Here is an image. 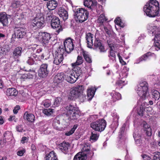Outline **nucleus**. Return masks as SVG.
I'll return each mask as SVG.
<instances>
[{"label": "nucleus", "mask_w": 160, "mask_h": 160, "mask_svg": "<svg viewBox=\"0 0 160 160\" xmlns=\"http://www.w3.org/2000/svg\"><path fill=\"white\" fill-rule=\"evenodd\" d=\"M42 48L32 47L29 48L25 54V57L27 59V62L29 65H32L36 63L35 61H40L44 58V54L42 53L41 55L38 54L42 52Z\"/></svg>", "instance_id": "nucleus-1"}, {"label": "nucleus", "mask_w": 160, "mask_h": 160, "mask_svg": "<svg viewBox=\"0 0 160 160\" xmlns=\"http://www.w3.org/2000/svg\"><path fill=\"white\" fill-rule=\"evenodd\" d=\"M45 23L44 15L43 13L40 12L38 13L36 17L31 20L30 26L32 29L36 30L43 28Z\"/></svg>", "instance_id": "nucleus-2"}, {"label": "nucleus", "mask_w": 160, "mask_h": 160, "mask_svg": "<svg viewBox=\"0 0 160 160\" xmlns=\"http://www.w3.org/2000/svg\"><path fill=\"white\" fill-rule=\"evenodd\" d=\"M84 87L83 85H78L73 87L70 88L68 95V99L70 100H75L78 98L84 91Z\"/></svg>", "instance_id": "nucleus-3"}, {"label": "nucleus", "mask_w": 160, "mask_h": 160, "mask_svg": "<svg viewBox=\"0 0 160 160\" xmlns=\"http://www.w3.org/2000/svg\"><path fill=\"white\" fill-rule=\"evenodd\" d=\"M135 90L140 97L144 99L148 91V84L145 81L140 82L136 87Z\"/></svg>", "instance_id": "nucleus-4"}, {"label": "nucleus", "mask_w": 160, "mask_h": 160, "mask_svg": "<svg viewBox=\"0 0 160 160\" xmlns=\"http://www.w3.org/2000/svg\"><path fill=\"white\" fill-rule=\"evenodd\" d=\"M89 12L87 10L82 8L76 9L75 16L80 22H82L87 20L88 18Z\"/></svg>", "instance_id": "nucleus-5"}, {"label": "nucleus", "mask_w": 160, "mask_h": 160, "mask_svg": "<svg viewBox=\"0 0 160 160\" xmlns=\"http://www.w3.org/2000/svg\"><path fill=\"white\" fill-rule=\"evenodd\" d=\"M106 125V121L102 119L92 122L91 123L90 126L95 131L101 132L104 130Z\"/></svg>", "instance_id": "nucleus-6"}, {"label": "nucleus", "mask_w": 160, "mask_h": 160, "mask_svg": "<svg viewBox=\"0 0 160 160\" xmlns=\"http://www.w3.org/2000/svg\"><path fill=\"white\" fill-rule=\"evenodd\" d=\"M80 111L76 108L70 104L67 107L66 115L71 119H76L79 116Z\"/></svg>", "instance_id": "nucleus-7"}, {"label": "nucleus", "mask_w": 160, "mask_h": 160, "mask_svg": "<svg viewBox=\"0 0 160 160\" xmlns=\"http://www.w3.org/2000/svg\"><path fill=\"white\" fill-rule=\"evenodd\" d=\"M159 3L156 0H151V17H155L160 15Z\"/></svg>", "instance_id": "nucleus-8"}, {"label": "nucleus", "mask_w": 160, "mask_h": 160, "mask_svg": "<svg viewBox=\"0 0 160 160\" xmlns=\"http://www.w3.org/2000/svg\"><path fill=\"white\" fill-rule=\"evenodd\" d=\"M51 38V35L49 33L40 32L38 33V38L43 46L48 44Z\"/></svg>", "instance_id": "nucleus-9"}, {"label": "nucleus", "mask_w": 160, "mask_h": 160, "mask_svg": "<svg viewBox=\"0 0 160 160\" xmlns=\"http://www.w3.org/2000/svg\"><path fill=\"white\" fill-rule=\"evenodd\" d=\"M38 75L40 78H45L49 72L48 68V64L47 63H43L40 66L38 70Z\"/></svg>", "instance_id": "nucleus-10"}, {"label": "nucleus", "mask_w": 160, "mask_h": 160, "mask_svg": "<svg viewBox=\"0 0 160 160\" xmlns=\"http://www.w3.org/2000/svg\"><path fill=\"white\" fill-rule=\"evenodd\" d=\"M93 45L95 49H98L101 53H104L106 52L103 41L98 37H95Z\"/></svg>", "instance_id": "nucleus-11"}, {"label": "nucleus", "mask_w": 160, "mask_h": 160, "mask_svg": "<svg viewBox=\"0 0 160 160\" xmlns=\"http://www.w3.org/2000/svg\"><path fill=\"white\" fill-rule=\"evenodd\" d=\"M73 40L70 38H66L64 42V47L66 52L68 53L71 52L74 49Z\"/></svg>", "instance_id": "nucleus-12"}, {"label": "nucleus", "mask_w": 160, "mask_h": 160, "mask_svg": "<svg viewBox=\"0 0 160 160\" xmlns=\"http://www.w3.org/2000/svg\"><path fill=\"white\" fill-rule=\"evenodd\" d=\"M51 25L52 28L58 29L56 31L58 33L62 30L60 25V20L59 18L56 16L54 17L52 20L51 21Z\"/></svg>", "instance_id": "nucleus-13"}, {"label": "nucleus", "mask_w": 160, "mask_h": 160, "mask_svg": "<svg viewBox=\"0 0 160 160\" xmlns=\"http://www.w3.org/2000/svg\"><path fill=\"white\" fill-rule=\"evenodd\" d=\"M97 2L95 0H85L84 1V5L88 8L89 10L92 11L96 9Z\"/></svg>", "instance_id": "nucleus-14"}, {"label": "nucleus", "mask_w": 160, "mask_h": 160, "mask_svg": "<svg viewBox=\"0 0 160 160\" xmlns=\"http://www.w3.org/2000/svg\"><path fill=\"white\" fill-rule=\"evenodd\" d=\"M14 33L16 37L19 38H22L26 34L25 30L22 28L15 27L14 29Z\"/></svg>", "instance_id": "nucleus-15"}, {"label": "nucleus", "mask_w": 160, "mask_h": 160, "mask_svg": "<svg viewBox=\"0 0 160 160\" xmlns=\"http://www.w3.org/2000/svg\"><path fill=\"white\" fill-rule=\"evenodd\" d=\"M112 98L111 100V103L112 105H114L115 102L121 99V94L118 92H116L114 91H112L110 93Z\"/></svg>", "instance_id": "nucleus-16"}, {"label": "nucleus", "mask_w": 160, "mask_h": 160, "mask_svg": "<svg viewBox=\"0 0 160 160\" xmlns=\"http://www.w3.org/2000/svg\"><path fill=\"white\" fill-rule=\"evenodd\" d=\"M85 38L87 47L89 48H92L93 46V35L90 32L86 34Z\"/></svg>", "instance_id": "nucleus-17"}, {"label": "nucleus", "mask_w": 160, "mask_h": 160, "mask_svg": "<svg viewBox=\"0 0 160 160\" xmlns=\"http://www.w3.org/2000/svg\"><path fill=\"white\" fill-rule=\"evenodd\" d=\"M70 146V145L69 143L66 142H63L58 145L60 150L65 154L68 153V148Z\"/></svg>", "instance_id": "nucleus-18"}, {"label": "nucleus", "mask_w": 160, "mask_h": 160, "mask_svg": "<svg viewBox=\"0 0 160 160\" xmlns=\"http://www.w3.org/2000/svg\"><path fill=\"white\" fill-rule=\"evenodd\" d=\"M23 119L31 122H33L35 121V117L32 113H29L28 112H26L23 115Z\"/></svg>", "instance_id": "nucleus-19"}, {"label": "nucleus", "mask_w": 160, "mask_h": 160, "mask_svg": "<svg viewBox=\"0 0 160 160\" xmlns=\"http://www.w3.org/2000/svg\"><path fill=\"white\" fill-rule=\"evenodd\" d=\"M53 55L54 58V63L56 65L59 64L63 61V55H59L57 53L53 52Z\"/></svg>", "instance_id": "nucleus-20"}, {"label": "nucleus", "mask_w": 160, "mask_h": 160, "mask_svg": "<svg viewBox=\"0 0 160 160\" xmlns=\"http://www.w3.org/2000/svg\"><path fill=\"white\" fill-rule=\"evenodd\" d=\"M66 76L63 72L58 73L55 76L54 80L57 83H60L66 80Z\"/></svg>", "instance_id": "nucleus-21"}, {"label": "nucleus", "mask_w": 160, "mask_h": 160, "mask_svg": "<svg viewBox=\"0 0 160 160\" xmlns=\"http://www.w3.org/2000/svg\"><path fill=\"white\" fill-rule=\"evenodd\" d=\"M45 160H58L56 154L52 151L47 154L45 157Z\"/></svg>", "instance_id": "nucleus-22"}, {"label": "nucleus", "mask_w": 160, "mask_h": 160, "mask_svg": "<svg viewBox=\"0 0 160 160\" xmlns=\"http://www.w3.org/2000/svg\"><path fill=\"white\" fill-rule=\"evenodd\" d=\"M58 14L59 16L62 18L64 21L66 20L68 18V12L63 8H61L59 9Z\"/></svg>", "instance_id": "nucleus-23"}, {"label": "nucleus", "mask_w": 160, "mask_h": 160, "mask_svg": "<svg viewBox=\"0 0 160 160\" xmlns=\"http://www.w3.org/2000/svg\"><path fill=\"white\" fill-rule=\"evenodd\" d=\"M58 5V2L55 0H50L47 3V7L49 10H54L57 7Z\"/></svg>", "instance_id": "nucleus-24"}, {"label": "nucleus", "mask_w": 160, "mask_h": 160, "mask_svg": "<svg viewBox=\"0 0 160 160\" xmlns=\"http://www.w3.org/2000/svg\"><path fill=\"white\" fill-rule=\"evenodd\" d=\"M78 79L75 75L71 72L69 75L66 76V80L70 83H73Z\"/></svg>", "instance_id": "nucleus-25"}, {"label": "nucleus", "mask_w": 160, "mask_h": 160, "mask_svg": "<svg viewBox=\"0 0 160 160\" xmlns=\"http://www.w3.org/2000/svg\"><path fill=\"white\" fill-rule=\"evenodd\" d=\"M73 67V68L72 72L74 73L76 77L78 78L82 74V70L80 67L77 66Z\"/></svg>", "instance_id": "nucleus-26"}, {"label": "nucleus", "mask_w": 160, "mask_h": 160, "mask_svg": "<svg viewBox=\"0 0 160 160\" xmlns=\"http://www.w3.org/2000/svg\"><path fill=\"white\" fill-rule=\"evenodd\" d=\"M22 48L18 47L15 48L13 52V57L14 58L17 59L21 55Z\"/></svg>", "instance_id": "nucleus-27"}, {"label": "nucleus", "mask_w": 160, "mask_h": 160, "mask_svg": "<svg viewBox=\"0 0 160 160\" xmlns=\"http://www.w3.org/2000/svg\"><path fill=\"white\" fill-rule=\"evenodd\" d=\"M18 91L14 88H9L7 89L6 94L7 96H16L18 94Z\"/></svg>", "instance_id": "nucleus-28"}, {"label": "nucleus", "mask_w": 160, "mask_h": 160, "mask_svg": "<svg viewBox=\"0 0 160 160\" xmlns=\"http://www.w3.org/2000/svg\"><path fill=\"white\" fill-rule=\"evenodd\" d=\"M96 89L92 87L88 88L87 90V96L89 100H91L95 94Z\"/></svg>", "instance_id": "nucleus-29"}, {"label": "nucleus", "mask_w": 160, "mask_h": 160, "mask_svg": "<svg viewBox=\"0 0 160 160\" xmlns=\"http://www.w3.org/2000/svg\"><path fill=\"white\" fill-rule=\"evenodd\" d=\"M0 22L4 26H7L8 23V18L7 15L3 14H0Z\"/></svg>", "instance_id": "nucleus-30"}, {"label": "nucleus", "mask_w": 160, "mask_h": 160, "mask_svg": "<svg viewBox=\"0 0 160 160\" xmlns=\"http://www.w3.org/2000/svg\"><path fill=\"white\" fill-rule=\"evenodd\" d=\"M108 19L104 13H102L98 17L97 21L100 26L103 25V23L107 22Z\"/></svg>", "instance_id": "nucleus-31"}, {"label": "nucleus", "mask_w": 160, "mask_h": 160, "mask_svg": "<svg viewBox=\"0 0 160 160\" xmlns=\"http://www.w3.org/2000/svg\"><path fill=\"white\" fill-rule=\"evenodd\" d=\"M86 154L84 155L82 152H78L74 156L73 160H85L87 159Z\"/></svg>", "instance_id": "nucleus-32"}, {"label": "nucleus", "mask_w": 160, "mask_h": 160, "mask_svg": "<svg viewBox=\"0 0 160 160\" xmlns=\"http://www.w3.org/2000/svg\"><path fill=\"white\" fill-rule=\"evenodd\" d=\"M153 40L154 46L160 49V33L156 35Z\"/></svg>", "instance_id": "nucleus-33"}, {"label": "nucleus", "mask_w": 160, "mask_h": 160, "mask_svg": "<svg viewBox=\"0 0 160 160\" xmlns=\"http://www.w3.org/2000/svg\"><path fill=\"white\" fill-rule=\"evenodd\" d=\"M143 11L146 15L150 17V0L148 1L143 8Z\"/></svg>", "instance_id": "nucleus-34"}, {"label": "nucleus", "mask_w": 160, "mask_h": 160, "mask_svg": "<svg viewBox=\"0 0 160 160\" xmlns=\"http://www.w3.org/2000/svg\"><path fill=\"white\" fill-rule=\"evenodd\" d=\"M82 54L84 59L87 62L90 63L92 62L91 58L87 52L85 51H83L82 52Z\"/></svg>", "instance_id": "nucleus-35"}, {"label": "nucleus", "mask_w": 160, "mask_h": 160, "mask_svg": "<svg viewBox=\"0 0 160 160\" xmlns=\"http://www.w3.org/2000/svg\"><path fill=\"white\" fill-rule=\"evenodd\" d=\"M126 84L125 81L118 80H117L115 83V86L116 87V88H122L123 86Z\"/></svg>", "instance_id": "nucleus-36"}, {"label": "nucleus", "mask_w": 160, "mask_h": 160, "mask_svg": "<svg viewBox=\"0 0 160 160\" xmlns=\"http://www.w3.org/2000/svg\"><path fill=\"white\" fill-rule=\"evenodd\" d=\"M58 118H55L52 122L53 128L57 130H59V126L60 124V122L58 119Z\"/></svg>", "instance_id": "nucleus-37"}, {"label": "nucleus", "mask_w": 160, "mask_h": 160, "mask_svg": "<svg viewBox=\"0 0 160 160\" xmlns=\"http://www.w3.org/2000/svg\"><path fill=\"white\" fill-rule=\"evenodd\" d=\"M112 116L113 121V124H114L115 127H118V120L119 118V116L118 115L114 113L112 114Z\"/></svg>", "instance_id": "nucleus-38"}, {"label": "nucleus", "mask_w": 160, "mask_h": 160, "mask_svg": "<svg viewBox=\"0 0 160 160\" xmlns=\"http://www.w3.org/2000/svg\"><path fill=\"white\" fill-rule=\"evenodd\" d=\"M152 99L155 100H158L160 97V93L157 90H153L152 91Z\"/></svg>", "instance_id": "nucleus-39"}, {"label": "nucleus", "mask_w": 160, "mask_h": 160, "mask_svg": "<svg viewBox=\"0 0 160 160\" xmlns=\"http://www.w3.org/2000/svg\"><path fill=\"white\" fill-rule=\"evenodd\" d=\"M65 52V48L62 45H61L54 52L57 53L58 54L63 56V54Z\"/></svg>", "instance_id": "nucleus-40"}, {"label": "nucleus", "mask_w": 160, "mask_h": 160, "mask_svg": "<svg viewBox=\"0 0 160 160\" xmlns=\"http://www.w3.org/2000/svg\"><path fill=\"white\" fill-rule=\"evenodd\" d=\"M51 104V100L49 99H46L43 100L41 103V105H43L46 108L49 107Z\"/></svg>", "instance_id": "nucleus-41"}, {"label": "nucleus", "mask_w": 160, "mask_h": 160, "mask_svg": "<svg viewBox=\"0 0 160 160\" xmlns=\"http://www.w3.org/2000/svg\"><path fill=\"white\" fill-rule=\"evenodd\" d=\"M83 62L82 58V56H78L77 58V60L75 63L72 64V66H76L80 65Z\"/></svg>", "instance_id": "nucleus-42"}, {"label": "nucleus", "mask_w": 160, "mask_h": 160, "mask_svg": "<svg viewBox=\"0 0 160 160\" xmlns=\"http://www.w3.org/2000/svg\"><path fill=\"white\" fill-rule=\"evenodd\" d=\"M144 131L147 136H150V125L147 124H144L143 125Z\"/></svg>", "instance_id": "nucleus-43"}, {"label": "nucleus", "mask_w": 160, "mask_h": 160, "mask_svg": "<svg viewBox=\"0 0 160 160\" xmlns=\"http://www.w3.org/2000/svg\"><path fill=\"white\" fill-rule=\"evenodd\" d=\"M4 137L6 142V139L9 140L11 139L12 137L11 132L9 131H7L4 134Z\"/></svg>", "instance_id": "nucleus-44"}, {"label": "nucleus", "mask_w": 160, "mask_h": 160, "mask_svg": "<svg viewBox=\"0 0 160 160\" xmlns=\"http://www.w3.org/2000/svg\"><path fill=\"white\" fill-rule=\"evenodd\" d=\"M53 110L51 108L44 109L42 110V112L47 116H49L52 113Z\"/></svg>", "instance_id": "nucleus-45"}, {"label": "nucleus", "mask_w": 160, "mask_h": 160, "mask_svg": "<svg viewBox=\"0 0 160 160\" xmlns=\"http://www.w3.org/2000/svg\"><path fill=\"white\" fill-rule=\"evenodd\" d=\"M150 56V52H148L146 53L141 56L139 58V61L141 62L143 61H145Z\"/></svg>", "instance_id": "nucleus-46"}, {"label": "nucleus", "mask_w": 160, "mask_h": 160, "mask_svg": "<svg viewBox=\"0 0 160 160\" xmlns=\"http://www.w3.org/2000/svg\"><path fill=\"white\" fill-rule=\"evenodd\" d=\"M108 57L112 60H114L116 58V55L115 52L113 49L109 50L108 51Z\"/></svg>", "instance_id": "nucleus-47"}, {"label": "nucleus", "mask_w": 160, "mask_h": 160, "mask_svg": "<svg viewBox=\"0 0 160 160\" xmlns=\"http://www.w3.org/2000/svg\"><path fill=\"white\" fill-rule=\"evenodd\" d=\"M126 125L125 124H124L122 126L119 133L118 137L119 138H121L122 136L123 135L124 132L125 131Z\"/></svg>", "instance_id": "nucleus-48"}, {"label": "nucleus", "mask_w": 160, "mask_h": 160, "mask_svg": "<svg viewBox=\"0 0 160 160\" xmlns=\"http://www.w3.org/2000/svg\"><path fill=\"white\" fill-rule=\"evenodd\" d=\"M78 127L77 125H74L73 128H72L70 131L66 132L65 135L67 136H69L75 132V130L77 129Z\"/></svg>", "instance_id": "nucleus-49"}, {"label": "nucleus", "mask_w": 160, "mask_h": 160, "mask_svg": "<svg viewBox=\"0 0 160 160\" xmlns=\"http://www.w3.org/2000/svg\"><path fill=\"white\" fill-rule=\"evenodd\" d=\"M1 50L2 51V52L3 54H5L6 52H8L9 51L10 48L8 46L5 45L3 46Z\"/></svg>", "instance_id": "nucleus-50"}, {"label": "nucleus", "mask_w": 160, "mask_h": 160, "mask_svg": "<svg viewBox=\"0 0 160 160\" xmlns=\"http://www.w3.org/2000/svg\"><path fill=\"white\" fill-rule=\"evenodd\" d=\"M20 4L19 1H14L12 3L11 7L14 8H17L19 6Z\"/></svg>", "instance_id": "nucleus-51"}, {"label": "nucleus", "mask_w": 160, "mask_h": 160, "mask_svg": "<svg viewBox=\"0 0 160 160\" xmlns=\"http://www.w3.org/2000/svg\"><path fill=\"white\" fill-rule=\"evenodd\" d=\"M153 154H154L153 157V160H160V152H155Z\"/></svg>", "instance_id": "nucleus-52"}, {"label": "nucleus", "mask_w": 160, "mask_h": 160, "mask_svg": "<svg viewBox=\"0 0 160 160\" xmlns=\"http://www.w3.org/2000/svg\"><path fill=\"white\" fill-rule=\"evenodd\" d=\"M61 98H56L54 101L53 104V107H55L58 106L60 104Z\"/></svg>", "instance_id": "nucleus-53"}, {"label": "nucleus", "mask_w": 160, "mask_h": 160, "mask_svg": "<svg viewBox=\"0 0 160 160\" xmlns=\"http://www.w3.org/2000/svg\"><path fill=\"white\" fill-rule=\"evenodd\" d=\"M98 136L97 134L93 133L92 132L90 138L91 140L95 141L98 140Z\"/></svg>", "instance_id": "nucleus-54"}, {"label": "nucleus", "mask_w": 160, "mask_h": 160, "mask_svg": "<svg viewBox=\"0 0 160 160\" xmlns=\"http://www.w3.org/2000/svg\"><path fill=\"white\" fill-rule=\"evenodd\" d=\"M144 106L145 107V109H146V110L147 111V115L148 116L149 115L150 110H149V104H148L146 102H144L143 103Z\"/></svg>", "instance_id": "nucleus-55"}, {"label": "nucleus", "mask_w": 160, "mask_h": 160, "mask_svg": "<svg viewBox=\"0 0 160 160\" xmlns=\"http://www.w3.org/2000/svg\"><path fill=\"white\" fill-rule=\"evenodd\" d=\"M17 131L19 132H22L24 131L23 126L22 125H18L16 127Z\"/></svg>", "instance_id": "nucleus-56"}, {"label": "nucleus", "mask_w": 160, "mask_h": 160, "mask_svg": "<svg viewBox=\"0 0 160 160\" xmlns=\"http://www.w3.org/2000/svg\"><path fill=\"white\" fill-rule=\"evenodd\" d=\"M144 110L142 107H140L139 109L138 110L137 113L139 115L142 116H143Z\"/></svg>", "instance_id": "nucleus-57"}, {"label": "nucleus", "mask_w": 160, "mask_h": 160, "mask_svg": "<svg viewBox=\"0 0 160 160\" xmlns=\"http://www.w3.org/2000/svg\"><path fill=\"white\" fill-rule=\"evenodd\" d=\"M152 145L151 146V150L155 151L156 150V148L158 147V146L157 144V142H153L152 144L151 145Z\"/></svg>", "instance_id": "nucleus-58"}, {"label": "nucleus", "mask_w": 160, "mask_h": 160, "mask_svg": "<svg viewBox=\"0 0 160 160\" xmlns=\"http://www.w3.org/2000/svg\"><path fill=\"white\" fill-rule=\"evenodd\" d=\"M83 93V91H82V93L80 95V96L78 97V98H79L81 100L84 101V100H85L86 99V96Z\"/></svg>", "instance_id": "nucleus-59"}, {"label": "nucleus", "mask_w": 160, "mask_h": 160, "mask_svg": "<svg viewBox=\"0 0 160 160\" xmlns=\"http://www.w3.org/2000/svg\"><path fill=\"white\" fill-rule=\"evenodd\" d=\"M84 151L86 152V154H89V152L90 150V146H87L86 148L85 146L83 148Z\"/></svg>", "instance_id": "nucleus-60"}, {"label": "nucleus", "mask_w": 160, "mask_h": 160, "mask_svg": "<svg viewBox=\"0 0 160 160\" xmlns=\"http://www.w3.org/2000/svg\"><path fill=\"white\" fill-rule=\"evenodd\" d=\"M25 152V150L24 149H22V150L18 151L17 152V154L19 156H23Z\"/></svg>", "instance_id": "nucleus-61"}, {"label": "nucleus", "mask_w": 160, "mask_h": 160, "mask_svg": "<svg viewBox=\"0 0 160 160\" xmlns=\"http://www.w3.org/2000/svg\"><path fill=\"white\" fill-rule=\"evenodd\" d=\"M118 55L119 58V59L120 61V62L122 64V65H125L126 64V62H125L122 59V57L120 56L119 53L118 54Z\"/></svg>", "instance_id": "nucleus-62"}, {"label": "nucleus", "mask_w": 160, "mask_h": 160, "mask_svg": "<svg viewBox=\"0 0 160 160\" xmlns=\"http://www.w3.org/2000/svg\"><path fill=\"white\" fill-rule=\"evenodd\" d=\"M20 109L19 106L17 105L16 107H14L13 110V112L14 114H16L18 113V111Z\"/></svg>", "instance_id": "nucleus-63"}, {"label": "nucleus", "mask_w": 160, "mask_h": 160, "mask_svg": "<svg viewBox=\"0 0 160 160\" xmlns=\"http://www.w3.org/2000/svg\"><path fill=\"white\" fill-rule=\"evenodd\" d=\"M54 17H56L53 15V14H51V16H46V20L48 22L51 21L52 20Z\"/></svg>", "instance_id": "nucleus-64"}]
</instances>
